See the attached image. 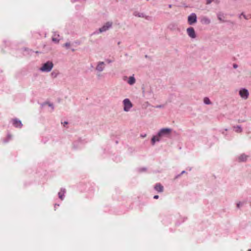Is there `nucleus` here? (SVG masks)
Returning a JSON list of instances; mask_svg holds the SVG:
<instances>
[{
  "label": "nucleus",
  "instance_id": "nucleus-1",
  "mask_svg": "<svg viewBox=\"0 0 251 251\" xmlns=\"http://www.w3.org/2000/svg\"><path fill=\"white\" fill-rule=\"evenodd\" d=\"M53 67V64L51 61H48L42 64V66L39 68V70L43 73L50 72Z\"/></svg>",
  "mask_w": 251,
  "mask_h": 251
},
{
  "label": "nucleus",
  "instance_id": "nucleus-2",
  "mask_svg": "<svg viewBox=\"0 0 251 251\" xmlns=\"http://www.w3.org/2000/svg\"><path fill=\"white\" fill-rule=\"evenodd\" d=\"M172 131V129L170 128H163L160 129L157 133L162 140L163 138L170 137Z\"/></svg>",
  "mask_w": 251,
  "mask_h": 251
},
{
  "label": "nucleus",
  "instance_id": "nucleus-3",
  "mask_svg": "<svg viewBox=\"0 0 251 251\" xmlns=\"http://www.w3.org/2000/svg\"><path fill=\"white\" fill-rule=\"evenodd\" d=\"M113 22L112 21H108L106 22L98 30L94 32V34H98L100 33L105 32L112 28Z\"/></svg>",
  "mask_w": 251,
  "mask_h": 251
},
{
  "label": "nucleus",
  "instance_id": "nucleus-4",
  "mask_svg": "<svg viewBox=\"0 0 251 251\" xmlns=\"http://www.w3.org/2000/svg\"><path fill=\"white\" fill-rule=\"evenodd\" d=\"M124 104V110L125 112H128L133 107V104L129 99L126 98L123 101Z\"/></svg>",
  "mask_w": 251,
  "mask_h": 251
},
{
  "label": "nucleus",
  "instance_id": "nucleus-5",
  "mask_svg": "<svg viewBox=\"0 0 251 251\" xmlns=\"http://www.w3.org/2000/svg\"><path fill=\"white\" fill-rule=\"evenodd\" d=\"M239 95L244 100H247L249 96L248 90L245 88H241L239 91Z\"/></svg>",
  "mask_w": 251,
  "mask_h": 251
},
{
  "label": "nucleus",
  "instance_id": "nucleus-6",
  "mask_svg": "<svg viewBox=\"0 0 251 251\" xmlns=\"http://www.w3.org/2000/svg\"><path fill=\"white\" fill-rule=\"evenodd\" d=\"M197 17L195 13H191L188 17V23L190 25H193L197 22Z\"/></svg>",
  "mask_w": 251,
  "mask_h": 251
},
{
  "label": "nucleus",
  "instance_id": "nucleus-7",
  "mask_svg": "<svg viewBox=\"0 0 251 251\" xmlns=\"http://www.w3.org/2000/svg\"><path fill=\"white\" fill-rule=\"evenodd\" d=\"M11 122L15 127L21 128L23 126V124L21 121L17 118L12 119L11 121Z\"/></svg>",
  "mask_w": 251,
  "mask_h": 251
},
{
  "label": "nucleus",
  "instance_id": "nucleus-8",
  "mask_svg": "<svg viewBox=\"0 0 251 251\" xmlns=\"http://www.w3.org/2000/svg\"><path fill=\"white\" fill-rule=\"evenodd\" d=\"M186 31L188 35L190 38L194 39L196 37V32L193 27H189L187 28Z\"/></svg>",
  "mask_w": 251,
  "mask_h": 251
},
{
  "label": "nucleus",
  "instance_id": "nucleus-9",
  "mask_svg": "<svg viewBox=\"0 0 251 251\" xmlns=\"http://www.w3.org/2000/svg\"><path fill=\"white\" fill-rule=\"evenodd\" d=\"M105 64L103 61H100L98 62L97 65L96 67V70L98 72H102L105 69Z\"/></svg>",
  "mask_w": 251,
  "mask_h": 251
},
{
  "label": "nucleus",
  "instance_id": "nucleus-10",
  "mask_svg": "<svg viewBox=\"0 0 251 251\" xmlns=\"http://www.w3.org/2000/svg\"><path fill=\"white\" fill-rule=\"evenodd\" d=\"M248 156L245 153H242L238 155L237 160L238 162H245L248 159Z\"/></svg>",
  "mask_w": 251,
  "mask_h": 251
},
{
  "label": "nucleus",
  "instance_id": "nucleus-11",
  "mask_svg": "<svg viewBox=\"0 0 251 251\" xmlns=\"http://www.w3.org/2000/svg\"><path fill=\"white\" fill-rule=\"evenodd\" d=\"M66 193V189L64 188H62L60 189L59 192L58 193V198L61 200L63 201L65 198V195Z\"/></svg>",
  "mask_w": 251,
  "mask_h": 251
},
{
  "label": "nucleus",
  "instance_id": "nucleus-12",
  "mask_svg": "<svg viewBox=\"0 0 251 251\" xmlns=\"http://www.w3.org/2000/svg\"><path fill=\"white\" fill-rule=\"evenodd\" d=\"M201 22L203 25H207L211 23V20L206 16H202L201 19Z\"/></svg>",
  "mask_w": 251,
  "mask_h": 251
},
{
  "label": "nucleus",
  "instance_id": "nucleus-13",
  "mask_svg": "<svg viewBox=\"0 0 251 251\" xmlns=\"http://www.w3.org/2000/svg\"><path fill=\"white\" fill-rule=\"evenodd\" d=\"M133 15L138 17H141V18H145L147 20H150L151 18L149 16H146L144 13H140L137 11H135L134 12Z\"/></svg>",
  "mask_w": 251,
  "mask_h": 251
},
{
  "label": "nucleus",
  "instance_id": "nucleus-14",
  "mask_svg": "<svg viewBox=\"0 0 251 251\" xmlns=\"http://www.w3.org/2000/svg\"><path fill=\"white\" fill-rule=\"evenodd\" d=\"M161 140V139L160 137L158 136V133L156 135L153 136L151 139V143L152 145H154L156 142H160Z\"/></svg>",
  "mask_w": 251,
  "mask_h": 251
},
{
  "label": "nucleus",
  "instance_id": "nucleus-15",
  "mask_svg": "<svg viewBox=\"0 0 251 251\" xmlns=\"http://www.w3.org/2000/svg\"><path fill=\"white\" fill-rule=\"evenodd\" d=\"M154 188L159 193H161L163 192L164 190L163 186L159 183L156 184Z\"/></svg>",
  "mask_w": 251,
  "mask_h": 251
},
{
  "label": "nucleus",
  "instance_id": "nucleus-16",
  "mask_svg": "<svg viewBox=\"0 0 251 251\" xmlns=\"http://www.w3.org/2000/svg\"><path fill=\"white\" fill-rule=\"evenodd\" d=\"M127 82L130 85H133V84H134L135 83L136 79L134 77V75H133L132 76H130L128 77Z\"/></svg>",
  "mask_w": 251,
  "mask_h": 251
},
{
  "label": "nucleus",
  "instance_id": "nucleus-17",
  "mask_svg": "<svg viewBox=\"0 0 251 251\" xmlns=\"http://www.w3.org/2000/svg\"><path fill=\"white\" fill-rule=\"evenodd\" d=\"M218 19L221 22H224V14L221 12H219L217 14Z\"/></svg>",
  "mask_w": 251,
  "mask_h": 251
},
{
  "label": "nucleus",
  "instance_id": "nucleus-18",
  "mask_svg": "<svg viewBox=\"0 0 251 251\" xmlns=\"http://www.w3.org/2000/svg\"><path fill=\"white\" fill-rule=\"evenodd\" d=\"M12 138V136L11 135L8 134L6 138L3 140V143H8L10 140H11Z\"/></svg>",
  "mask_w": 251,
  "mask_h": 251
},
{
  "label": "nucleus",
  "instance_id": "nucleus-19",
  "mask_svg": "<svg viewBox=\"0 0 251 251\" xmlns=\"http://www.w3.org/2000/svg\"><path fill=\"white\" fill-rule=\"evenodd\" d=\"M235 132L237 133H240L242 131V128L241 126H237L236 127H234Z\"/></svg>",
  "mask_w": 251,
  "mask_h": 251
},
{
  "label": "nucleus",
  "instance_id": "nucleus-20",
  "mask_svg": "<svg viewBox=\"0 0 251 251\" xmlns=\"http://www.w3.org/2000/svg\"><path fill=\"white\" fill-rule=\"evenodd\" d=\"M203 102L205 104H210L211 103V101H210V100H209V99L207 97H205L204 99H203Z\"/></svg>",
  "mask_w": 251,
  "mask_h": 251
},
{
  "label": "nucleus",
  "instance_id": "nucleus-21",
  "mask_svg": "<svg viewBox=\"0 0 251 251\" xmlns=\"http://www.w3.org/2000/svg\"><path fill=\"white\" fill-rule=\"evenodd\" d=\"M58 35H57V37H56V35H54V36L52 38V41L55 43H58L59 41V39L58 38Z\"/></svg>",
  "mask_w": 251,
  "mask_h": 251
},
{
  "label": "nucleus",
  "instance_id": "nucleus-22",
  "mask_svg": "<svg viewBox=\"0 0 251 251\" xmlns=\"http://www.w3.org/2000/svg\"><path fill=\"white\" fill-rule=\"evenodd\" d=\"M51 76L53 77H56L58 75V73H56L54 72H52L51 73Z\"/></svg>",
  "mask_w": 251,
  "mask_h": 251
},
{
  "label": "nucleus",
  "instance_id": "nucleus-23",
  "mask_svg": "<svg viewBox=\"0 0 251 251\" xmlns=\"http://www.w3.org/2000/svg\"><path fill=\"white\" fill-rule=\"evenodd\" d=\"M70 45L71 44L70 42H67L64 45V46L67 49H69Z\"/></svg>",
  "mask_w": 251,
  "mask_h": 251
},
{
  "label": "nucleus",
  "instance_id": "nucleus-24",
  "mask_svg": "<svg viewBox=\"0 0 251 251\" xmlns=\"http://www.w3.org/2000/svg\"><path fill=\"white\" fill-rule=\"evenodd\" d=\"M47 104H48L49 106L51 107L52 109V110H53L54 109V106L52 103L47 102Z\"/></svg>",
  "mask_w": 251,
  "mask_h": 251
},
{
  "label": "nucleus",
  "instance_id": "nucleus-25",
  "mask_svg": "<svg viewBox=\"0 0 251 251\" xmlns=\"http://www.w3.org/2000/svg\"><path fill=\"white\" fill-rule=\"evenodd\" d=\"M243 205V203L241 202H239L237 203V207L238 208H240Z\"/></svg>",
  "mask_w": 251,
  "mask_h": 251
},
{
  "label": "nucleus",
  "instance_id": "nucleus-26",
  "mask_svg": "<svg viewBox=\"0 0 251 251\" xmlns=\"http://www.w3.org/2000/svg\"><path fill=\"white\" fill-rule=\"evenodd\" d=\"M243 16L245 19H248V17H247L246 15H245L244 13H242L240 15H239V18H241V16Z\"/></svg>",
  "mask_w": 251,
  "mask_h": 251
},
{
  "label": "nucleus",
  "instance_id": "nucleus-27",
  "mask_svg": "<svg viewBox=\"0 0 251 251\" xmlns=\"http://www.w3.org/2000/svg\"><path fill=\"white\" fill-rule=\"evenodd\" d=\"M106 62L109 64L112 63L113 62V60L109 59H107L105 60Z\"/></svg>",
  "mask_w": 251,
  "mask_h": 251
},
{
  "label": "nucleus",
  "instance_id": "nucleus-28",
  "mask_svg": "<svg viewBox=\"0 0 251 251\" xmlns=\"http://www.w3.org/2000/svg\"><path fill=\"white\" fill-rule=\"evenodd\" d=\"M212 1H213L212 0H206V4H210L212 2Z\"/></svg>",
  "mask_w": 251,
  "mask_h": 251
},
{
  "label": "nucleus",
  "instance_id": "nucleus-29",
  "mask_svg": "<svg viewBox=\"0 0 251 251\" xmlns=\"http://www.w3.org/2000/svg\"><path fill=\"white\" fill-rule=\"evenodd\" d=\"M146 170H147V169L146 168H142L140 169V171L144 172V171H146Z\"/></svg>",
  "mask_w": 251,
  "mask_h": 251
},
{
  "label": "nucleus",
  "instance_id": "nucleus-30",
  "mask_svg": "<svg viewBox=\"0 0 251 251\" xmlns=\"http://www.w3.org/2000/svg\"><path fill=\"white\" fill-rule=\"evenodd\" d=\"M233 67L234 69H236L238 67V65L236 64H234Z\"/></svg>",
  "mask_w": 251,
  "mask_h": 251
},
{
  "label": "nucleus",
  "instance_id": "nucleus-31",
  "mask_svg": "<svg viewBox=\"0 0 251 251\" xmlns=\"http://www.w3.org/2000/svg\"><path fill=\"white\" fill-rule=\"evenodd\" d=\"M59 206V204H54V210H56V207H57V206Z\"/></svg>",
  "mask_w": 251,
  "mask_h": 251
},
{
  "label": "nucleus",
  "instance_id": "nucleus-32",
  "mask_svg": "<svg viewBox=\"0 0 251 251\" xmlns=\"http://www.w3.org/2000/svg\"><path fill=\"white\" fill-rule=\"evenodd\" d=\"M185 172H185V171H183L181 173V174L178 176H180L181 175H182V174H183L185 173Z\"/></svg>",
  "mask_w": 251,
  "mask_h": 251
},
{
  "label": "nucleus",
  "instance_id": "nucleus-33",
  "mask_svg": "<svg viewBox=\"0 0 251 251\" xmlns=\"http://www.w3.org/2000/svg\"><path fill=\"white\" fill-rule=\"evenodd\" d=\"M158 198H159V196H158V195H155V196L153 197V198H154V199H158Z\"/></svg>",
  "mask_w": 251,
  "mask_h": 251
},
{
  "label": "nucleus",
  "instance_id": "nucleus-34",
  "mask_svg": "<svg viewBox=\"0 0 251 251\" xmlns=\"http://www.w3.org/2000/svg\"><path fill=\"white\" fill-rule=\"evenodd\" d=\"M141 136L142 137H143V138H144V137H145L146 136V134H144V135H141Z\"/></svg>",
  "mask_w": 251,
  "mask_h": 251
},
{
  "label": "nucleus",
  "instance_id": "nucleus-35",
  "mask_svg": "<svg viewBox=\"0 0 251 251\" xmlns=\"http://www.w3.org/2000/svg\"><path fill=\"white\" fill-rule=\"evenodd\" d=\"M72 2H75L78 1V0H71Z\"/></svg>",
  "mask_w": 251,
  "mask_h": 251
},
{
  "label": "nucleus",
  "instance_id": "nucleus-36",
  "mask_svg": "<svg viewBox=\"0 0 251 251\" xmlns=\"http://www.w3.org/2000/svg\"><path fill=\"white\" fill-rule=\"evenodd\" d=\"M64 124L67 125V124H68V122H64Z\"/></svg>",
  "mask_w": 251,
  "mask_h": 251
},
{
  "label": "nucleus",
  "instance_id": "nucleus-37",
  "mask_svg": "<svg viewBox=\"0 0 251 251\" xmlns=\"http://www.w3.org/2000/svg\"><path fill=\"white\" fill-rule=\"evenodd\" d=\"M169 7L171 8V7H172V5H171V4H170V5H169Z\"/></svg>",
  "mask_w": 251,
  "mask_h": 251
},
{
  "label": "nucleus",
  "instance_id": "nucleus-38",
  "mask_svg": "<svg viewBox=\"0 0 251 251\" xmlns=\"http://www.w3.org/2000/svg\"><path fill=\"white\" fill-rule=\"evenodd\" d=\"M156 107H161V106L160 105L157 106H156Z\"/></svg>",
  "mask_w": 251,
  "mask_h": 251
},
{
  "label": "nucleus",
  "instance_id": "nucleus-39",
  "mask_svg": "<svg viewBox=\"0 0 251 251\" xmlns=\"http://www.w3.org/2000/svg\"><path fill=\"white\" fill-rule=\"evenodd\" d=\"M247 251H251V249L248 250Z\"/></svg>",
  "mask_w": 251,
  "mask_h": 251
},
{
  "label": "nucleus",
  "instance_id": "nucleus-40",
  "mask_svg": "<svg viewBox=\"0 0 251 251\" xmlns=\"http://www.w3.org/2000/svg\"><path fill=\"white\" fill-rule=\"evenodd\" d=\"M72 50L73 51H75V50L74 49H73Z\"/></svg>",
  "mask_w": 251,
  "mask_h": 251
}]
</instances>
